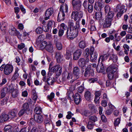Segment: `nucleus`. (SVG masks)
<instances>
[{
  "instance_id": "6",
  "label": "nucleus",
  "mask_w": 132,
  "mask_h": 132,
  "mask_svg": "<svg viewBox=\"0 0 132 132\" xmlns=\"http://www.w3.org/2000/svg\"><path fill=\"white\" fill-rule=\"evenodd\" d=\"M94 47L92 46L90 47V60L93 62H94L96 59L97 57V53L95 52L94 53Z\"/></svg>"
},
{
  "instance_id": "34",
  "label": "nucleus",
  "mask_w": 132,
  "mask_h": 132,
  "mask_svg": "<svg viewBox=\"0 0 132 132\" xmlns=\"http://www.w3.org/2000/svg\"><path fill=\"white\" fill-rule=\"evenodd\" d=\"M118 57L116 55L114 54H112L109 58V60H112L113 62H117Z\"/></svg>"
},
{
  "instance_id": "53",
  "label": "nucleus",
  "mask_w": 132,
  "mask_h": 132,
  "mask_svg": "<svg viewBox=\"0 0 132 132\" xmlns=\"http://www.w3.org/2000/svg\"><path fill=\"white\" fill-rule=\"evenodd\" d=\"M1 92V98H2L5 96L6 94H7V93L3 90V88L2 89Z\"/></svg>"
},
{
  "instance_id": "58",
  "label": "nucleus",
  "mask_w": 132,
  "mask_h": 132,
  "mask_svg": "<svg viewBox=\"0 0 132 132\" xmlns=\"http://www.w3.org/2000/svg\"><path fill=\"white\" fill-rule=\"evenodd\" d=\"M105 11V13H107L108 12L111 11V9L108 5H106L104 7Z\"/></svg>"
},
{
  "instance_id": "21",
  "label": "nucleus",
  "mask_w": 132,
  "mask_h": 132,
  "mask_svg": "<svg viewBox=\"0 0 132 132\" xmlns=\"http://www.w3.org/2000/svg\"><path fill=\"white\" fill-rule=\"evenodd\" d=\"M79 65L81 67H84L85 65V60L84 58H80L78 61Z\"/></svg>"
},
{
  "instance_id": "3",
  "label": "nucleus",
  "mask_w": 132,
  "mask_h": 132,
  "mask_svg": "<svg viewBox=\"0 0 132 132\" xmlns=\"http://www.w3.org/2000/svg\"><path fill=\"white\" fill-rule=\"evenodd\" d=\"M13 69V66L9 64H3L0 67V70L1 71L3 70L4 73L6 75H10L12 72Z\"/></svg>"
},
{
  "instance_id": "44",
  "label": "nucleus",
  "mask_w": 132,
  "mask_h": 132,
  "mask_svg": "<svg viewBox=\"0 0 132 132\" xmlns=\"http://www.w3.org/2000/svg\"><path fill=\"white\" fill-rule=\"evenodd\" d=\"M88 12L89 13H91L93 10V5L92 4H88L87 9Z\"/></svg>"
},
{
  "instance_id": "17",
  "label": "nucleus",
  "mask_w": 132,
  "mask_h": 132,
  "mask_svg": "<svg viewBox=\"0 0 132 132\" xmlns=\"http://www.w3.org/2000/svg\"><path fill=\"white\" fill-rule=\"evenodd\" d=\"M55 57L57 62L60 63L62 61V56L60 52H56L55 54Z\"/></svg>"
},
{
  "instance_id": "33",
  "label": "nucleus",
  "mask_w": 132,
  "mask_h": 132,
  "mask_svg": "<svg viewBox=\"0 0 132 132\" xmlns=\"http://www.w3.org/2000/svg\"><path fill=\"white\" fill-rule=\"evenodd\" d=\"M89 109L93 112H95L96 111V107L92 104H90L88 105Z\"/></svg>"
},
{
  "instance_id": "64",
  "label": "nucleus",
  "mask_w": 132,
  "mask_h": 132,
  "mask_svg": "<svg viewBox=\"0 0 132 132\" xmlns=\"http://www.w3.org/2000/svg\"><path fill=\"white\" fill-rule=\"evenodd\" d=\"M84 89V87L82 86H81L79 88L78 90V91L80 93H82Z\"/></svg>"
},
{
  "instance_id": "26",
  "label": "nucleus",
  "mask_w": 132,
  "mask_h": 132,
  "mask_svg": "<svg viewBox=\"0 0 132 132\" xmlns=\"http://www.w3.org/2000/svg\"><path fill=\"white\" fill-rule=\"evenodd\" d=\"M104 66L103 64L101 63L100 65H98L96 67V70L98 72H101L103 71Z\"/></svg>"
},
{
  "instance_id": "16",
  "label": "nucleus",
  "mask_w": 132,
  "mask_h": 132,
  "mask_svg": "<svg viewBox=\"0 0 132 132\" xmlns=\"http://www.w3.org/2000/svg\"><path fill=\"white\" fill-rule=\"evenodd\" d=\"M65 14L59 12V13L57 18V20L59 22L63 21L65 18Z\"/></svg>"
},
{
  "instance_id": "47",
  "label": "nucleus",
  "mask_w": 132,
  "mask_h": 132,
  "mask_svg": "<svg viewBox=\"0 0 132 132\" xmlns=\"http://www.w3.org/2000/svg\"><path fill=\"white\" fill-rule=\"evenodd\" d=\"M26 111L24 110L23 109H21L19 112L18 113V116L19 117L22 116L24 114Z\"/></svg>"
},
{
  "instance_id": "5",
  "label": "nucleus",
  "mask_w": 132,
  "mask_h": 132,
  "mask_svg": "<svg viewBox=\"0 0 132 132\" xmlns=\"http://www.w3.org/2000/svg\"><path fill=\"white\" fill-rule=\"evenodd\" d=\"M83 15V13L82 12L77 11L73 12L71 14V17L73 18L75 21L77 20L78 19L82 18Z\"/></svg>"
},
{
  "instance_id": "8",
  "label": "nucleus",
  "mask_w": 132,
  "mask_h": 132,
  "mask_svg": "<svg viewBox=\"0 0 132 132\" xmlns=\"http://www.w3.org/2000/svg\"><path fill=\"white\" fill-rule=\"evenodd\" d=\"M52 70L53 72H55L56 75L58 76L60 75L62 71V68L59 65L52 67Z\"/></svg>"
},
{
  "instance_id": "12",
  "label": "nucleus",
  "mask_w": 132,
  "mask_h": 132,
  "mask_svg": "<svg viewBox=\"0 0 132 132\" xmlns=\"http://www.w3.org/2000/svg\"><path fill=\"white\" fill-rule=\"evenodd\" d=\"M82 53L81 50L78 49L76 50L73 54V59L76 60H78L80 57Z\"/></svg>"
},
{
  "instance_id": "39",
  "label": "nucleus",
  "mask_w": 132,
  "mask_h": 132,
  "mask_svg": "<svg viewBox=\"0 0 132 132\" xmlns=\"http://www.w3.org/2000/svg\"><path fill=\"white\" fill-rule=\"evenodd\" d=\"M22 109H24L26 111H28L29 108V105L27 103H24L22 105Z\"/></svg>"
},
{
  "instance_id": "38",
  "label": "nucleus",
  "mask_w": 132,
  "mask_h": 132,
  "mask_svg": "<svg viewBox=\"0 0 132 132\" xmlns=\"http://www.w3.org/2000/svg\"><path fill=\"white\" fill-rule=\"evenodd\" d=\"M44 123L46 126H49L52 124L51 121L50 119L46 118L44 120Z\"/></svg>"
},
{
  "instance_id": "56",
  "label": "nucleus",
  "mask_w": 132,
  "mask_h": 132,
  "mask_svg": "<svg viewBox=\"0 0 132 132\" xmlns=\"http://www.w3.org/2000/svg\"><path fill=\"white\" fill-rule=\"evenodd\" d=\"M7 82V80L6 78H4L2 80V82L0 84V87H2Z\"/></svg>"
},
{
  "instance_id": "46",
  "label": "nucleus",
  "mask_w": 132,
  "mask_h": 132,
  "mask_svg": "<svg viewBox=\"0 0 132 132\" xmlns=\"http://www.w3.org/2000/svg\"><path fill=\"white\" fill-rule=\"evenodd\" d=\"M92 71L86 69H85V71L84 73V76L86 78H88L90 76V74Z\"/></svg>"
},
{
  "instance_id": "32",
  "label": "nucleus",
  "mask_w": 132,
  "mask_h": 132,
  "mask_svg": "<svg viewBox=\"0 0 132 132\" xmlns=\"http://www.w3.org/2000/svg\"><path fill=\"white\" fill-rule=\"evenodd\" d=\"M102 13L101 11L96 12L95 13V17L96 19H100L102 18Z\"/></svg>"
},
{
  "instance_id": "30",
  "label": "nucleus",
  "mask_w": 132,
  "mask_h": 132,
  "mask_svg": "<svg viewBox=\"0 0 132 132\" xmlns=\"http://www.w3.org/2000/svg\"><path fill=\"white\" fill-rule=\"evenodd\" d=\"M54 81V79L53 77H50L47 78V84L48 85H52Z\"/></svg>"
},
{
  "instance_id": "37",
  "label": "nucleus",
  "mask_w": 132,
  "mask_h": 132,
  "mask_svg": "<svg viewBox=\"0 0 132 132\" xmlns=\"http://www.w3.org/2000/svg\"><path fill=\"white\" fill-rule=\"evenodd\" d=\"M123 47L124 48L125 51L124 52L125 54L127 55L128 54V51H129V47L127 44H125L123 45Z\"/></svg>"
},
{
  "instance_id": "42",
  "label": "nucleus",
  "mask_w": 132,
  "mask_h": 132,
  "mask_svg": "<svg viewBox=\"0 0 132 132\" xmlns=\"http://www.w3.org/2000/svg\"><path fill=\"white\" fill-rule=\"evenodd\" d=\"M118 33H116L115 34L114 36L115 38V41L116 42H118L120 41L121 37L120 36H118Z\"/></svg>"
},
{
  "instance_id": "1",
  "label": "nucleus",
  "mask_w": 132,
  "mask_h": 132,
  "mask_svg": "<svg viewBox=\"0 0 132 132\" xmlns=\"http://www.w3.org/2000/svg\"><path fill=\"white\" fill-rule=\"evenodd\" d=\"M69 29H68L66 33L67 38L72 39L76 37L78 34V30L80 27L79 22L78 20L76 21L75 24L72 21L69 22Z\"/></svg>"
},
{
  "instance_id": "28",
  "label": "nucleus",
  "mask_w": 132,
  "mask_h": 132,
  "mask_svg": "<svg viewBox=\"0 0 132 132\" xmlns=\"http://www.w3.org/2000/svg\"><path fill=\"white\" fill-rule=\"evenodd\" d=\"M55 96L54 93L52 92H51L50 95H48L47 97V98L48 100L51 102L53 101V100Z\"/></svg>"
},
{
  "instance_id": "2",
  "label": "nucleus",
  "mask_w": 132,
  "mask_h": 132,
  "mask_svg": "<svg viewBox=\"0 0 132 132\" xmlns=\"http://www.w3.org/2000/svg\"><path fill=\"white\" fill-rule=\"evenodd\" d=\"M117 68L114 65H112L108 67L106 69L108 77L109 79L112 80L114 78V73L117 71Z\"/></svg>"
},
{
  "instance_id": "24",
  "label": "nucleus",
  "mask_w": 132,
  "mask_h": 132,
  "mask_svg": "<svg viewBox=\"0 0 132 132\" xmlns=\"http://www.w3.org/2000/svg\"><path fill=\"white\" fill-rule=\"evenodd\" d=\"M81 5V3L72 5L73 10L76 11H78L80 10Z\"/></svg>"
},
{
  "instance_id": "29",
  "label": "nucleus",
  "mask_w": 132,
  "mask_h": 132,
  "mask_svg": "<svg viewBox=\"0 0 132 132\" xmlns=\"http://www.w3.org/2000/svg\"><path fill=\"white\" fill-rule=\"evenodd\" d=\"M17 30L14 27H12L9 32L10 35L13 36H16V33Z\"/></svg>"
},
{
  "instance_id": "15",
  "label": "nucleus",
  "mask_w": 132,
  "mask_h": 132,
  "mask_svg": "<svg viewBox=\"0 0 132 132\" xmlns=\"http://www.w3.org/2000/svg\"><path fill=\"white\" fill-rule=\"evenodd\" d=\"M9 119V115L7 114H1L0 116V122L1 123L6 121Z\"/></svg>"
},
{
  "instance_id": "59",
  "label": "nucleus",
  "mask_w": 132,
  "mask_h": 132,
  "mask_svg": "<svg viewBox=\"0 0 132 132\" xmlns=\"http://www.w3.org/2000/svg\"><path fill=\"white\" fill-rule=\"evenodd\" d=\"M89 4L87 2V1L86 0L84 1L82 4V5L84 6L85 9L87 10L88 4Z\"/></svg>"
},
{
  "instance_id": "22",
  "label": "nucleus",
  "mask_w": 132,
  "mask_h": 132,
  "mask_svg": "<svg viewBox=\"0 0 132 132\" xmlns=\"http://www.w3.org/2000/svg\"><path fill=\"white\" fill-rule=\"evenodd\" d=\"M11 93L12 97L14 98H16L19 96V91L17 89H14Z\"/></svg>"
},
{
  "instance_id": "54",
  "label": "nucleus",
  "mask_w": 132,
  "mask_h": 132,
  "mask_svg": "<svg viewBox=\"0 0 132 132\" xmlns=\"http://www.w3.org/2000/svg\"><path fill=\"white\" fill-rule=\"evenodd\" d=\"M42 35H40L36 39V42L37 43H40L42 41L43 38H42Z\"/></svg>"
},
{
  "instance_id": "48",
  "label": "nucleus",
  "mask_w": 132,
  "mask_h": 132,
  "mask_svg": "<svg viewBox=\"0 0 132 132\" xmlns=\"http://www.w3.org/2000/svg\"><path fill=\"white\" fill-rule=\"evenodd\" d=\"M43 28L40 27H38L36 30V32L38 34H40L42 33L43 31Z\"/></svg>"
},
{
  "instance_id": "9",
  "label": "nucleus",
  "mask_w": 132,
  "mask_h": 132,
  "mask_svg": "<svg viewBox=\"0 0 132 132\" xmlns=\"http://www.w3.org/2000/svg\"><path fill=\"white\" fill-rule=\"evenodd\" d=\"M104 6V3L101 0L99 1L95 4L94 8L97 11H100Z\"/></svg>"
},
{
  "instance_id": "62",
  "label": "nucleus",
  "mask_w": 132,
  "mask_h": 132,
  "mask_svg": "<svg viewBox=\"0 0 132 132\" xmlns=\"http://www.w3.org/2000/svg\"><path fill=\"white\" fill-rule=\"evenodd\" d=\"M89 119L93 121L94 122L96 121L97 120V118L95 116H93L89 118Z\"/></svg>"
},
{
  "instance_id": "35",
  "label": "nucleus",
  "mask_w": 132,
  "mask_h": 132,
  "mask_svg": "<svg viewBox=\"0 0 132 132\" xmlns=\"http://www.w3.org/2000/svg\"><path fill=\"white\" fill-rule=\"evenodd\" d=\"M114 15V13L113 12L111 11L108 12L107 15V17L106 19H110V20H113V18Z\"/></svg>"
},
{
  "instance_id": "20",
  "label": "nucleus",
  "mask_w": 132,
  "mask_h": 132,
  "mask_svg": "<svg viewBox=\"0 0 132 132\" xmlns=\"http://www.w3.org/2000/svg\"><path fill=\"white\" fill-rule=\"evenodd\" d=\"M34 119L35 121L39 123H42L43 121V117L40 115L37 114L36 117H35Z\"/></svg>"
},
{
  "instance_id": "63",
  "label": "nucleus",
  "mask_w": 132,
  "mask_h": 132,
  "mask_svg": "<svg viewBox=\"0 0 132 132\" xmlns=\"http://www.w3.org/2000/svg\"><path fill=\"white\" fill-rule=\"evenodd\" d=\"M47 45V42L45 41L43 42L40 44V46L42 48H46Z\"/></svg>"
},
{
  "instance_id": "61",
  "label": "nucleus",
  "mask_w": 132,
  "mask_h": 132,
  "mask_svg": "<svg viewBox=\"0 0 132 132\" xmlns=\"http://www.w3.org/2000/svg\"><path fill=\"white\" fill-rule=\"evenodd\" d=\"M18 71L19 69L18 68H17L15 69V72L13 75V76L14 77L16 78H17L19 76V75L18 73Z\"/></svg>"
},
{
  "instance_id": "23",
  "label": "nucleus",
  "mask_w": 132,
  "mask_h": 132,
  "mask_svg": "<svg viewBox=\"0 0 132 132\" xmlns=\"http://www.w3.org/2000/svg\"><path fill=\"white\" fill-rule=\"evenodd\" d=\"M84 96L86 99L88 101H90L91 93L89 91H86L85 93Z\"/></svg>"
},
{
  "instance_id": "19",
  "label": "nucleus",
  "mask_w": 132,
  "mask_h": 132,
  "mask_svg": "<svg viewBox=\"0 0 132 132\" xmlns=\"http://www.w3.org/2000/svg\"><path fill=\"white\" fill-rule=\"evenodd\" d=\"M112 21V20L106 19L105 22L103 25V27L105 28L110 27Z\"/></svg>"
},
{
  "instance_id": "45",
  "label": "nucleus",
  "mask_w": 132,
  "mask_h": 132,
  "mask_svg": "<svg viewBox=\"0 0 132 132\" xmlns=\"http://www.w3.org/2000/svg\"><path fill=\"white\" fill-rule=\"evenodd\" d=\"M84 54V56L86 58H87L88 56L89 55H90V52H89V49L88 48H86Z\"/></svg>"
},
{
  "instance_id": "10",
  "label": "nucleus",
  "mask_w": 132,
  "mask_h": 132,
  "mask_svg": "<svg viewBox=\"0 0 132 132\" xmlns=\"http://www.w3.org/2000/svg\"><path fill=\"white\" fill-rule=\"evenodd\" d=\"M53 12V10L52 8H48L46 10L45 13V20H47L49 19L50 16L52 15Z\"/></svg>"
},
{
  "instance_id": "36",
  "label": "nucleus",
  "mask_w": 132,
  "mask_h": 132,
  "mask_svg": "<svg viewBox=\"0 0 132 132\" xmlns=\"http://www.w3.org/2000/svg\"><path fill=\"white\" fill-rule=\"evenodd\" d=\"M76 87V84H74L73 85H72L71 87V88L70 89L71 91L70 92L69 94V97H70L71 96H73V94L72 91L74 90Z\"/></svg>"
},
{
  "instance_id": "52",
  "label": "nucleus",
  "mask_w": 132,
  "mask_h": 132,
  "mask_svg": "<svg viewBox=\"0 0 132 132\" xmlns=\"http://www.w3.org/2000/svg\"><path fill=\"white\" fill-rule=\"evenodd\" d=\"M87 128L89 129H91L93 128V126L90 121H89L88 122V124L87 125Z\"/></svg>"
},
{
  "instance_id": "57",
  "label": "nucleus",
  "mask_w": 132,
  "mask_h": 132,
  "mask_svg": "<svg viewBox=\"0 0 132 132\" xmlns=\"http://www.w3.org/2000/svg\"><path fill=\"white\" fill-rule=\"evenodd\" d=\"M81 2L80 0H72V5L81 3Z\"/></svg>"
},
{
  "instance_id": "50",
  "label": "nucleus",
  "mask_w": 132,
  "mask_h": 132,
  "mask_svg": "<svg viewBox=\"0 0 132 132\" xmlns=\"http://www.w3.org/2000/svg\"><path fill=\"white\" fill-rule=\"evenodd\" d=\"M81 114L86 117H88L90 112L86 110L84 111L81 113Z\"/></svg>"
},
{
  "instance_id": "40",
  "label": "nucleus",
  "mask_w": 132,
  "mask_h": 132,
  "mask_svg": "<svg viewBox=\"0 0 132 132\" xmlns=\"http://www.w3.org/2000/svg\"><path fill=\"white\" fill-rule=\"evenodd\" d=\"M35 113L38 114H41L42 112L41 109L39 106H37L35 109Z\"/></svg>"
},
{
  "instance_id": "18",
  "label": "nucleus",
  "mask_w": 132,
  "mask_h": 132,
  "mask_svg": "<svg viewBox=\"0 0 132 132\" xmlns=\"http://www.w3.org/2000/svg\"><path fill=\"white\" fill-rule=\"evenodd\" d=\"M74 100L75 103L78 104L81 101V98L79 94H76L74 97Z\"/></svg>"
},
{
  "instance_id": "11",
  "label": "nucleus",
  "mask_w": 132,
  "mask_h": 132,
  "mask_svg": "<svg viewBox=\"0 0 132 132\" xmlns=\"http://www.w3.org/2000/svg\"><path fill=\"white\" fill-rule=\"evenodd\" d=\"M72 72L76 79H77L79 78L80 70L78 67H74L73 68Z\"/></svg>"
},
{
  "instance_id": "49",
  "label": "nucleus",
  "mask_w": 132,
  "mask_h": 132,
  "mask_svg": "<svg viewBox=\"0 0 132 132\" xmlns=\"http://www.w3.org/2000/svg\"><path fill=\"white\" fill-rule=\"evenodd\" d=\"M120 119L119 118H117L114 121V124L115 127H116L118 125L120 122Z\"/></svg>"
},
{
  "instance_id": "7",
  "label": "nucleus",
  "mask_w": 132,
  "mask_h": 132,
  "mask_svg": "<svg viewBox=\"0 0 132 132\" xmlns=\"http://www.w3.org/2000/svg\"><path fill=\"white\" fill-rule=\"evenodd\" d=\"M18 111L17 109L14 108L9 111L8 113V115L9 119H13L17 117V114Z\"/></svg>"
},
{
  "instance_id": "13",
  "label": "nucleus",
  "mask_w": 132,
  "mask_h": 132,
  "mask_svg": "<svg viewBox=\"0 0 132 132\" xmlns=\"http://www.w3.org/2000/svg\"><path fill=\"white\" fill-rule=\"evenodd\" d=\"M68 5L66 4H62L60 9V12L65 14L68 12Z\"/></svg>"
},
{
  "instance_id": "51",
  "label": "nucleus",
  "mask_w": 132,
  "mask_h": 132,
  "mask_svg": "<svg viewBox=\"0 0 132 132\" xmlns=\"http://www.w3.org/2000/svg\"><path fill=\"white\" fill-rule=\"evenodd\" d=\"M42 28L43 31L46 32L50 30V28L47 25L46 26H43L42 27Z\"/></svg>"
},
{
  "instance_id": "43",
  "label": "nucleus",
  "mask_w": 132,
  "mask_h": 132,
  "mask_svg": "<svg viewBox=\"0 0 132 132\" xmlns=\"http://www.w3.org/2000/svg\"><path fill=\"white\" fill-rule=\"evenodd\" d=\"M79 47L81 48H84L86 46L85 43L84 41H82L80 42L79 43Z\"/></svg>"
},
{
  "instance_id": "41",
  "label": "nucleus",
  "mask_w": 132,
  "mask_h": 132,
  "mask_svg": "<svg viewBox=\"0 0 132 132\" xmlns=\"http://www.w3.org/2000/svg\"><path fill=\"white\" fill-rule=\"evenodd\" d=\"M55 43L57 49L59 50H61L62 48L61 43L60 42L57 41H56Z\"/></svg>"
},
{
  "instance_id": "14",
  "label": "nucleus",
  "mask_w": 132,
  "mask_h": 132,
  "mask_svg": "<svg viewBox=\"0 0 132 132\" xmlns=\"http://www.w3.org/2000/svg\"><path fill=\"white\" fill-rule=\"evenodd\" d=\"M3 90L7 93H10L14 90V88L12 84L10 85L7 87L3 88Z\"/></svg>"
},
{
  "instance_id": "60",
  "label": "nucleus",
  "mask_w": 132,
  "mask_h": 132,
  "mask_svg": "<svg viewBox=\"0 0 132 132\" xmlns=\"http://www.w3.org/2000/svg\"><path fill=\"white\" fill-rule=\"evenodd\" d=\"M65 57L67 60H69L70 58L71 59V54L70 53L67 52L65 55Z\"/></svg>"
},
{
  "instance_id": "31",
  "label": "nucleus",
  "mask_w": 132,
  "mask_h": 132,
  "mask_svg": "<svg viewBox=\"0 0 132 132\" xmlns=\"http://www.w3.org/2000/svg\"><path fill=\"white\" fill-rule=\"evenodd\" d=\"M12 127L10 125H8L5 126L4 127L5 132H12Z\"/></svg>"
},
{
  "instance_id": "4",
  "label": "nucleus",
  "mask_w": 132,
  "mask_h": 132,
  "mask_svg": "<svg viewBox=\"0 0 132 132\" xmlns=\"http://www.w3.org/2000/svg\"><path fill=\"white\" fill-rule=\"evenodd\" d=\"M125 6L123 5L119 4L116 7V9L115 10V12H117L118 13L117 15V18H120L124 13L125 10Z\"/></svg>"
},
{
  "instance_id": "27",
  "label": "nucleus",
  "mask_w": 132,
  "mask_h": 132,
  "mask_svg": "<svg viewBox=\"0 0 132 132\" xmlns=\"http://www.w3.org/2000/svg\"><path fill=\"white\" fill-rule=\"evenodd\" d=\"M45 49L47 51L52 53L53 51V46L51 44L49 43V44H47L46 46Z\"/></svg>"
},
{
  "instance_id": "55",
  "label": "nucleus",
  "mask_w": 132,
  "mask_h": 132,
  "mask_svg": "<svg viewBox=\"0 0 132 132\" xmlns=\"http://www.w3.org/2000/svg\"><path fill=\"white\" fill-rule=\"evenodd\" d=\"M54 23V21H50L48 22L47 25L49 27L50 29H51L53 24Z\"/></svg>"
},
{
  "instance_id": "25",
  "label": "nucleus",
  "mask_w": 132,
  "mask_h": 132,
  "mask_svg": "<svg viewBox=\"0 0 132 132\" xmlns=\"http://www.w3.org/2000/svg\"><path fill=\"white\" fill-rule=\"evenodd\" d=\"M109 56V54H104L103 55L100 56L98 60V62H99L100 60L101 59V62H103L106 60Z\"/></svg>"
}]
</instances>
